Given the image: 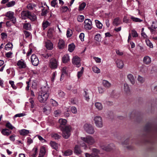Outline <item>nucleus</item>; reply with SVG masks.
I'll return each instance as SVG.
<instances>
[{
  "mask_svg": "<svg viewBox=\"0 0 157 157\" xmlns=\"http://www.w3.org/2000/svg\"><path fill=\"white\" fill-rule=\"evenodd\" d=\"M39 92L37 98L40 103H45L48 99L50 94V88L48 86H43Z\"/></svg>",
  "mask_w": 157,
  "mask_h": 157,
  "instance_id": "1",
  "label": "nucleus"
},
{
  "mask_svg": "<svg viewBox=\"0 0 157 157\" xmlns=\"http://www.w3.org/2000/svg\"><path fill=\"white\" fill-rule=\"evenodd\" d=\"M81 138L82 140L89 145H93L96 142L94 138L90 135H88L86 137H81Z\"/></svg>",
  "mask_w": 157,
  "mask_h": 157,
  "instance_id": "2",
  "label": "nucleus"
},
{
  "mask_svg": "<svg viewBox=\"0 0 157 157\" xmlns=\"http://www.w3.org/2000/svg\"><path fill=\"white\" fill-rule=\"evenodd\" d=\"M71 127L70 126H65L62 128L63 136L65 139H68L71 135Z\"/></svg>",
  "mask_w": 157,
  "mask_h": 157,
  "instance_id": "3",
  "label": "nucleus"
},
{
  "mask_svg": "<svg viewBox=\"0 0 157 157\" xmlns=\"http://www.w3.org/2000/svg\"><path fill=\"white\" fill-rule=\"evenodd\" d=\"M96 126L99 128H101L103 126L101 117L100 116H95L94 119Z\"/></svg>",
  "mask_w": 157,
  "mask_h": 157,
  "instance_id": "4",
  "label": "nucleus"
},
{
  "mask_svg": "<svg viewBox=\"0 0 157 157\" xmlns=\"http://www.w3.org/2000/svg\"><path fill=\"white\" fill-rule=\"evenodd\" d=\"M83 128L85 131L88 134H92L94 132V128L92 125L90 124H85Z\"/></svg>",
  "mask_w": 157,
  "mask_h": 157,
  "instance_id": "5",
  "label": "nucleus"
},
{
  "mask_svg": "<svg viewBox=\"0 0 157 157\" xmlns=\"http://www.w3.org/2000/svg\"><path fill=\"white\" fill-rule=\"evenodd\" d=\"M59 62L58 60L54 58H52L49 60V67L52 69H56L57 68Z\"/></svg>",
  "mask_w": 157,
  "mask_h": 157,
  "instance_id": "6",
  "label": "nucleus"
},
{
  "mask_svg": "<svg viewBox=\"0 0 157 157\" xmlns=\"http://www.w3.org/2000/svg\"><path fill=\"white\" fill-rule=\"evenodd\" d=\"M72 62L74 65L78 67L81 66V59L77 56H75L73 57Z\"/></svg>",
  "mask_w": 157,
  "mask_h": 157,
  "instance_id": "7",
  "label": "nucleus"
},
{
  "mask_svg": "<svg viewBox=\"0 0 157 157\" xmlns=\"http://www.w3.org/2000/svg\"><path fill=\"white\" fill-rule=\"evenodd\" d=\"M92 151V153L91 155L87 153H86V157H98V154L99 153V151L98 149L93 148Z\"/></svg>",
  "mask_w": 157,
  "mask_h": 157,
  "instance_id": "8",
  "label": "nucleus"
},
{
  "mask_svg": "<svg viewBox=\"0 0 157 157\" xmlns=\"http://www.w3.org/2000/svg\"><path fill=\"white\" fill-rule=\"evenodd\" d=\"M14 13L12 11H9L7 12L6 16L8 19L11 20L13 24H15L16 21V18L14 16Z\"/></svg>",
  "mask_w": 157,
  "mask_h": 157,
  "instance_id": "9",
  "label": "nucleus"
},
{
  "mask_svg": "<svg viewBox=\"0 0 157 157\" xmlns=\"http://www.w3.org/2000/svg\"><path fill=\"white\" fill-rule=\"evenodd\" d=\"M31 61L34 66H37L39 63V60L37 57L34 54H33L31 57Z\"/></svg>",
  "mask_w": 157,
  "mask_h": 157,
  "instance_id": "10",
  "label": "nucleus"
},
{
  "mask_svg": "<svg viewBox=\"0 0 157 157\" xmlns=\"http://www.w3.org/2000/svg\"><path fill=\"white\" fill-rule=\"evenodd\" d=\"M84 28L86 29L90 30L92 28V23L89 19H86L84 21Z\"/></svg>",
  "mask_w": 157,
  "mask_h": 157,
  "instance_id": "11",
  "label": "nucleus"
},
{
  "mask_svg": "<svg viewBox=\"0 0 157 157\" xmlns=\"http://www.w3.org/2000/svg\"><path fill=\"white\" fill-rule=\"evenodd\" d=\"M17 65L20 69H24L26 68V69L28 68L27 67L25 62L22 59L18 61Z\"/></svg>",
  "mask_w": 157,
  "mask_h": 157,
  "instance_id": "12",
  "label": "nucleus"
},
{
  "mask_svg": "<svg viewBox=\"0 0 157 157\" xmlns=\"http://www.w3.org/2000/svg\"><path fill=\"white\" fill-rule=\"evenodd\" d=\"M115 146L113 144H110L107 146H102L101 148L106 151H110L114 148Z\"/></svg>",
  "mask_w": 157,
  "mask_h": 157,
  "instance_id": "13",
  "label": "nucleus"
},
{
  "mask_svg": "<svg viewBox=\"0 0 157 157\" xmlns=\"http://www.w3.org/2000/svg\"><path fill=\"white\" fill-rule=\"evenodd\" d=\"M30 12L28 10L23 11L21 14V17L22 19H26L28 18L29 16L30 15Z\"/></svg>",
  "mask_w": 157,
  "mask_h": 157,
  "instance_id": "14",
  "label": "nucleus"
},
{
  "mask_svg": "<svg viewBox=\"0 0 157 157\" xmlns=\"http://www.w3.org/2000/svg\"><path fill=\"white\" fill-rule=\"evenodd\" d=\"M45 46L47 49H52L53 48V45L49 40H47L44 43Z\"/></svg>",
  "mask_w": 157,
  "mask_h": 157,
  "instance_id": "15",
  "label": "nucleus"
},
{
  "mask_svg": "<svg viewBox=\"0 0 157 157\" xmlns=\"http://www.w3.org/2000/svg\"><path fill=\"white\" fill-rule=\"evenodd\" d=\"M83 96L85 98V100L88 102L90 99L89 94L88 90L87 89L84 90L83 92L82 93Z\"/></svg>",
  "mask_w": 157,
  "mask_h": 157,
  "instance_id": "16",
  "label": "nucleus"
},
{
  "mask_svg": "<svg viewBox=\"0 0 157 157\" xmlns=\"http://www.w3.org/2000/svg\"><path fill=\"white\" fill-rule=\"evenodd\" d=\"M127 78L131 83L134 85L135 83V79L133 75L131 74H128L127 76Z\"/></svg>",
  "mask_w": 157,
  "mask_h": 157,
  "instance_id": "17",
  "label": "nucleus"
},
{
  "mask_svg": "<svg viewBox=\"0 0 157 157\" xmlns=\"http://www.w3.org/2000/svg\"><path fill=\"white\" fill-rule=\"evenodd\" d=\"M121 23V21L119 17L115 18L113 21V25L117 26Z\"/></svg>",
  "mask_w": 157,
  "mask_h": 157,
  "instance_id": "18",
  "label": "nucleus"
},
{
  "mask_svg": "<svg viewBox=\"0 0 157 157\" xmlns=\"http://www.w3.org/2000/svg\"><path fill=\"white\" fill-rule=\"evenodd\" d=\"M143 63L146 65H149L151 62V59L148 56H146L144 57L143 60Z\"/></svg>",
  "mask_w": 157,
  "mask_h": 157,
  "instance_id": "19",
  "label": "nucleus"
},
{
  "mask_svg": "<svg viewBox=\"0 0 157 157\" xmlns=\"http://www.w3.org/2000/svg\"><path fill=\"white\" fill-rule=\"evenodd\" d=\"M58 48L60 49H63L65 48V44L64 41L62 39H59L58 43Z\"/></svg>",
  "mask_w": 157,
  "mask_h": 157,
  "instance_id": "20",
  "label": "nucleus"
},
{
  "mask_svg": "<svg viewBox=\"0 0 157 157\" xmlns=\"http://www.w3.org/2000/svg\"><path fill=\"white\" fill-rule=\"evenodd\" d=\"M102 84L103 86L106 88H109L111 86V84L108 81L105 80H102Z\"/></svg>",
  "mask_w": 157,
  "mask_h": 157,
  "instance_id": "21",
  "label": "nucleus"
},
{
  "mask_svg": "<svg viewBox=\"0 0 157 157\" xmlns=\"http://www.w3.org/2000/svg\"><path fill=\"white\" fill-rule=\"evenodd\" d=\"M117 67L120 69L123 68L124 65L123 61L119 59H117L116 62Z\"/></svg>",
  "mask_w": 157,
  "mask_h": 157,
  "instance_id": "22",
  "label": "nucleus"
},
{
  "mask_svg": "<svg viewBox=\"0 0 157 157\" xmlns=\"http://www.w3.org/2000/svg\"><path fill=\"white\" fill-rule=\"evenodd\" d=\"M12 132L6 128L3 129L1 131L2 134L5 136H8Z\"/></svg>",
  "mask_w": 157,
  "mask_h": 157,
  "instance_id": "23",
  "label": "nucleus"
},
{
  "mask_svg": "<svg viewBox=\"0 0 157 157\" xmlns=\"http://www.w3.org/2000/svg\"><path fill=\"white\" fill-rule=\"evenodd\" d=\"M74 152L77 155L80 154L82 152L80 147L78 145H76L74 149Z\"/></svg>",
  "mask_w": 157,
  "mask_h": 157,
  "instance_id": "24",
  "label": "nucleus"
},
{
  "mask_svg": "<svg viewBox=\"0 0 157 157\" xmlns=\"http://www.w3.org/2000/svg\"><path fill=\"white\" fill-rule=\"evenodd\" d=\"M70 60L69 56L67 54H65L63 57L62 61L63 63L68 62Z\"/></svg>",
  "mask_w": 157,
  "mask_h": 157,
  "instance_id": "25",
  "label": "nucleus"
},
{
  "mask_svg": "<svg viewBox=\"0 0 157 157\" xmlns=\"http://www.w3.org/2000/svg\"><path fill=\"white\" fill-rule=\"evenodd\" d=\"M28 18H29L31 21H33L36 20L37 17L36 15L33 13L32 14L30 12V15Z\"/></svg>",
  "mask_w": 157,
  "mask_h": 157,
  "instance_id": "26",
  "label": "nucleus"
},
{
  "mask_svg": "<svg viewBox=\"0 0 157 157\" xmlns=\"http://www.w3.org/2000/svg\"><path fill=\"white\" fill-rule=\"evenodd\" d=\"M50 144L51 146L53 149L57 150L58 148V145L57 143L55 141H51L50 142Z\"/></svg>",
  "mask_w": 157,
  "mask_h": 157,
  "instance_id": "27",
  "label": "nucleus"
},
{
  "mask_svg": "<svg viewBox=\"0 0 157 157\" xmlns=\"http://www.w3.org/2000/svg\"><path fill=\"white\" fill-rule=\"evenodd\" d=\"M124 92L127 94L129 93L130 92V89L127 83H124Z\"/></svg>",
  "mask_w": 157,
  "mask_h": 157,
  "instance_id": "28",
  "label": "nucleus"
},
{
  "mask_svg": "<svg viewBox=\"0 0 157 157\" xmlns=\"http://www.w3.org/2000/svg\"><path fill=\"white\" fill-rule=\"evenodd\" d=\"M69 101L70 104L71 105L76 104L78 103V100L75 97L71 98L70 99Z\"/></svg>",
  "mask_w": 157,
  "mask_h": 157,
  "instance_id": "29",
  "label": "nucleus"
},
{
  "mask_svg": "<svg viewBox=\"0 0 157 157\" xmlns=\"http://www.w3.org/2000/svg\"><path fill=\"white\" fill-rule=\"evenodd\" d=\"M29 133V131L25 129H23L19 131V133L21 135L25 136Z\"/></svg>",
  "mask_w": 157,
  "mask_h": 157,
  "instance_id": "30",
  "label": "nucleus"
},
{
  "mask_svg": "<svg viewBox=\"0 0 157 157\" xmlns=\"http://www.w3.org/2000/svg\"><path fill=\"white\" fill-rule=\"evenodd\" d=\"M36 7V5L35 4L29 3L27 6V8L30 10H32L34 9Z\"/></svg>",
  "mask_w": 157,
  "mask_h": 157,
  "instance_id": "31",
  "label": "nucleus"
},
{
  "mask_svg": "<svg viewBox=\"0 0 157 157\" xmlns=\"http://www.w3.org/2000/svg\"><path fill=\"white\" fill-rule=\"evenodd\" d=\"M59 122L61 126H64L66 124L67 121L65 119L60 118L59 120Z\"/></svg>",
  "mask_w": 157,
  "mask_h": 157,
  "instance_id": "32",
  "label": "nucleus"
},
{
  "mask_svg": "<svg viewBox=\"0 0 157 157\" xmlns=\"http://www.w3.org/2000/svg\"><path fill=\"white\" fill-rule=\"evenodd\" d=\"M95 105L96 108L99 110H101L103 108L102 105L100 102H96L95 104Z\"/></svg>",
  "mask_w": 157,
  "mask_h": 157,
  "instance_id": "33",
  "label": "nucleus"
},
{
  "mask_svg": "<svg viewBox=\"0 0 157 157\" xmlns=\"http://www.w3.org/2000/svg\"><path fill=\"white\" fill-rule=\"evenodd\" d=\"M52 54L53 53L52 52L47 51L46 53L42 54V55L43 57H44L45 58H48L49 57L51 56Z\"/></svg>",
  "mask_w": 157,
  "mask_h": 157,
  "instance_id": "34",
  "label": "nucleus"
},
{
  "mask_svg": "<svg viewBox=\"0 0 157 157\" xmlns=\"http://www.w3.org/2000/svg\"><path fill=\"white\" fill-rule=\"evenodd\" d=\"M130 18L133 21L135 22H140L143 21V20L140 19L136 17L133 16H131Z\"/></svg>",
  "mask_w": 157,
  "mask_h": 157,
  "instance_id": "35",
  "label": "nucleus"
},
{
  "mask_svg": "<svg viewBox=\"0 0 157 157\" xmlns=\"http://www.w3.org/2000/svg\"><path fill=\"white\" fill-rule=\"evenodd\" d=\"M95 22L97 27L99 29H101L102 27V24L98 20H95Z\"/></svg>",
  "mask_w": 157,
  "mask_h": 157,
  "instance_id": "36",
  "label": "nucleus"
},
{
  "mask_svg": "<svg viewBox=\"0 0 157 157\" xmlns=\"http://www.w3.org/2000/svg\"><path fill=\"white\" fill-rule=\"evenodd\" d=\"M86 6V3L84 2H83L81 3L79 6L78 8V10L79 11H82L83 10Z\"/></svg>",
  "mask_w": 157,
  "mask_h": 157,
  "instance_id": "37",
  "label": "nucleus"
},
{
  "mask_svg": "<svg viewBox=\"0 0 157 157\" xmlns=\"http://www.w3.org/2000/svg\"><path fill=\"white\" fill-rule=\"evenodd\" d=\"M93 71L95 73H99L100 72V70L97 67L94 66L92 67Z\"/></svg>",
  "mask_w": 157,
  "mask_h": 157,
  "instance_id": "38",
  "label": "nucleus"
},
{
  "mask_svg": "<svg viewBox=\"0 0 157 157\" xmlns=\"http://www.w3.org/2000/svg\"><path fill=\"white\" fill-rule=\"evenodd\" d=\"M137 79L139 82L140 83H143L145 81L144 78L140 75H138Z\"/></svg>",
  "mask_w": 157,
  "mask_h": 157,
  "instance_id": "39",
  "label": "nucleus"
},
{
  "mask_svg": "<svg viewBox=\"0 0 157 157\" xmlns=\"http://www.w3.org/2000/svg\"><path fill=\"white\" fill-rule=\"evenodd\" d=\"M50 102L51 104L54 106L56 107L58 105V103L55 100L51 99L50 100Z\"/></svg>",
  "mask_w": 157,
  "mask_h": 157,
  "instance_id": "40",
  "label": "nucleus"
},
{
  "mask_svg": "<svg viewBox=\"0 0 157 157\" xmlns=\"http://www.w3.org/2000/svg\"><path fill=\"white\" fill-rule=\"evenodd\" d=\"M94 39L97 41L98 42H100L101 39V37L100 34H96L95 36Z\"/></svg>",
  "mask_w": 157,
  "mask_h": 157,
  "instance_id": "41",
  "label": "nucleus"
},
{
  "mask_svg": "<svg viewBox=\"0 0 157 157\" xmlns=\"http://www.w3.org/2000/svg\"><path fill=\"white\" fill-rule=\"evenodd\" d=\"M15 4V2L14 1H12L11 2H10L7 3L6 4V6L7 7H9L14 6Z\"/></svg>",
  "mask_w": 157,
  "mask_h": 157,
  "instance_id": "42",
  "label": "nucleus"
},
{
  "mask_svg": "<svg viewBox=\"0 0 157 157\" xmlns=\"http://www.w3.org/2000/svg\"><path fill=\"white\" fill-rule=\"evenodd\" d=\"M23 28L26 30H29L31 28V25L29 23H25L23 25Z\"/></svg>",
  "mask_w": 157,
  "mask_h": 157,
  "instance_id": "43",
  "label": "nucleus"
},
{
  "mask_svg": "<svg viewBox=\"0 0 157 157\" xmlns=\"http://www.w3.org/2000/svg\"><path fill=\"white\" fill-rule=\"evenodd\" d=\"M54 32V30L51 29L48 30V36L50 38L52 37L53 36L52 34Z\"/></svg>",
  "mask_w": 157,
  "mask_h": 157,
  "instance_id": "44",
  "label": "nucleus"
},
{
  "mask_svg": "<svg viewBox=\"0 0 157 157\" xmlns=\"http://www.w3.org/2000/svg\"><path fill=\"white\" fill-rule=\"evenodd\" d=\"M51 6L54 7H57V0H53L51 2Z\"/></svg>",
  "mask_w": 157,
  "mask_h": 157,
  "instance_id": "45",
  "label": "nucleus"
},
{
  "mask_svg": "<svg viewBox=\"0 0 157 157\" xmlns=\"http://www.w3.org/2000/svg\"><path fill=\"white\" fill-rule=\"evenodd\" d=\"M52 137L55 139H60L61 136L58 134L55 133H53L52 134Z\"/></svg>",
  "mask_w": 157,
  "mask_h": 157,
  "instance_id": "46",
  "label": "nucleus"
},
{
  "mask_svg": "<svg viewBox=\"0 0 157 157\" xmlns=\"http://www.w3.org/2000/svg\"><path fill=\"white\" fill-rule=\"evenodd\" d=\"M67 68L66 67H64L62 70V74L61 75V78H60V80L62 78H63V75L64 74H66L67 73Z\"/></svg>",
  "mask_w": 157,
  "mask_h": 157,
  "instance_id": "47",
  "label": "nucleus"
},
{
  "mask_svg": "<svg viewBox=\"0 0 157 157\" xmlns=\"http://www.w3.org/2000/svg\"><path fill=\"white\" fill-rule=\"evenodd\" d=\"M45 148L43 146L40 149V152L42 156H44L45 153Z\"/></svg>",
  "mask_w": 157,
  "mask_h": 157,
  "instance_id": "48",
  "label": "nucleus"
},
{
  "mask_svg": "<svg viewBox=\"0 0 157 157\" xmlns=\"http://www.w3.org/2000/svg\"><path fill=\"white\" fill-rule=\"evenodd\" d=\"M37 150H38V148L37 147H35L33 150V153L32 155V156L33 157H35L37 153Z\"/></svg>",
  "mask_w": 157,
  "mask_h": 157,
  "instance_id": "49",
  "label": "nucleus"
},
{
  "mask_svg": "<svg viewBox=\"0 0 157 157\" xmlns=\"http://www.w3.org/2000/svg\"><path fill=\"white\" fill-rule=\"evenodd\" d=\"M72 154V151L70 150L66 151L64 153V155L67 156L71 155Z\"/></svg>",
  "mask_w": 157,
  "mask_h": 157,
  "instance_id": "50",
  "label": "nucleus"
},
{
  "mask_svg": "<svg viewBox=\"0 0 157 157\" xmlns=\"http://www.w3.org/2000/svg\"><path fill=\"white\" fill-rule=\"evenodd\" d=\"M49 25V23L48 21H46L43 22L42 23V26L44 30Z\"/></svg>",
  "mask_w": 157,
  "mask_h": 157,
  "instance_id": "51",
  "label": "nucleus"
},
{
  "mask_svg": "<svg viewBox=\"0 0 157 157\" xmlns=\"http://www.w3.org/2000/svg\"><path fill=\"white\" fill-rule=\"evenodd\" d=\"M57 75L56 71H55L53 72L51 78V80L52 82H53L54 81L55 78Z\"/></svg>",
  "mask_w": 157,
  "mask_h": 157,
  "instance_id": "52",
  "label": "nucleus"
},
{
  "mask_svg": "<svg viewBox=\"0 0 157 157\" xmlns=\"http://www.w3.org/2000/svg\"><path fill=\"white\" fill-rule=\"evenodd\" d=\"M84 19V16L83 15H79L78 17L77 20L78 21L80 22H82Z\"/></svg>",
  "mask_w": 157,
  "mask_h": 157,
  "instance_id": "53",
  "label": "nucleus"
},
{
  "mask_svg": "<svg viewBox=\"0 0 157 157\" xmlns=\"http://www.w3.org/2000/svg\"><path fill=\"white\" fill-rule=\"evenodd\" d=\"M83 71L84 68L83 67H82L81 71L78 72L77 76L78 78H79L82 76L83 72Z\"/></svg>",
  "mask_w": 157,
  "mask_h": 157,
  "instance_id": "54",
  "label": "nucleus"
},
{
  "mask_svg": "<svg viewBox=\"0 0 157 157\" xmlns=\"http://www.w3.org/2000/svg\"><path fill=\"white\" fill-rule=\"evenodd\" d=\"M9 83L10 84L11 86L14 90L17 89V87L16 86L14 85V82L13 81L10 80L9 81Z\"/></svg>",
  "mask_w": 157,
  "mask_h": 157,
  "instance_id": "55",
  "label": "nucleus"
},
{
  "mask_svg": "<svg viewBox=\"0 0 157 157\" xmlns=\"http://www.w3.org/2000/svg\"><path fill=\"white\" fill-rule=\"evenodd\" d=\"M6 126L7 128L11 130L13 129L14 128L9 122H7L6 124Z\"/></svg>",
  "mask_w": 157,
  "mask_h": 157,
  "instance_id": "56",
  "label": "nucleus"
},
{
  "mask_svg": "<svg viewBox=\"0 0 157 157\" xmlns=\"http://www.w3.org/2000/svg\"><path fill=\"white\" fill-rule=\"evenodd\" d=\"M58 94L59 96L62 98H64L65 95L64 92L61 90L59 91Z\"/></svg>",
  "mask_w": 157,
  "mask_h": 157,
  "instance_id": "57",
  "label": "nucleus"
},
{
  "mask_svg": "<svg viewBox=\"0 0 157 157\" xmlns=\"http://www.w3.org/2000/svg\"><path fill=\"white\" fill-rule=\"evenodd\" d=\"M72 32L71 30L68 29L67 31V37H71L72 35Z\"/></svg>",
  "mask_w": 157,
  "mask_h": 157,
  "instance_id": "58",
  "label": "nucleus"
},
{
  "mask_svg": "<svg viewBox=\"0 0 157 157\" xmlns=\"http://www.w3.org/2000/svg\"><path fill=\"white\" fill-rule=\"evenodd\" d=\"M146 43L147 45L149 47L152 48H153V44H152L150 42V41L149 40H146Z\"/></svg>",
  "mask_w": 157,
  "mask_h": 157,
  "instance_id": "59",
  "label": "nucleus"
},
{
  "mask_svg": "<svg viewBox=\"0 0 157 157\" xmlns=\"http://www.w3.org/2000/svg\"><path fill=\"white\" fill-rule=\"evenodd\" d=\"M13 47L12 44L10 43H9L5 45V48L6 49L7 48H12Z\"/></svg>",
  "mask_w": 157,
  "mask_h": 157,
  "instance_id": "60",
  "label": "nucleus"
},
{
  "mask_svg": "<svg viewBox=\"0 0 157 157\" xmlns=\"http://www.w3.org/2000/svg\"><path fill=\"white\" fill-rule=\"evenodd\" d=\"M47 9H45L43 8V9H42L41 15L42 16H45L47 14Z\"/></svg>",
  "mask_w": 157,
  "mask_h": 157,
  "instance_id": "61",
  "label": "nucleus"
},
{
  "mask_svg": "<svg viewBox=\"0 0 157 157\" xmlns=\"http://www.w3.org/2000/svg\"><path fill=\"white\" fill-rule=\"evenodd\" d=\"M157 72V67L155 66L152 67L151 70V73H155Z\"/></svg>",
  "mask_w": 157,
  "mask_h": 157,
  "instance_id": "62",
  "label": "nucleus"
},
{
  "mask_svg": "<svg viewBox=\"0 0 157 157\" xmlns=\"http://www.w3.org/2000/svg\"><path fill=\"white\" fill-rule=\"evenodd\" d=\"M132 34L133 37H136L138 36L137 32L134 30H132Z\"/></svg>",
  "mask_w": 157,
  "mask_h": 157,
  "instance_id": "63",
  "label": "nucleus"
},
{
  "mask_svg": "<svg viewBox=\"0 0 157 157\" xmlns=\"http://www.w3.org/2000/svg\"><path fill=\"white\" fill-rule=\"evenodd\" d=\"M151 27L154 29H156L157 28V21H155L153 22L151 25Z\"/></svg>",
  "mask_w": 157,
  "mask_h": 157,
  "instance_id": "64",
  "label": "nucleus"
}]
</instances>
